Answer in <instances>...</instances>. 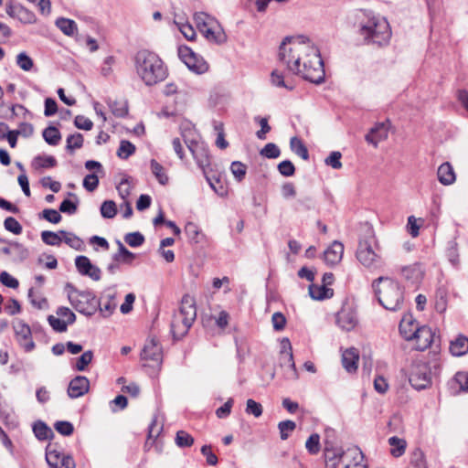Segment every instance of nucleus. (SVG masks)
I'll return each mask as SVG.
<instances>
[{"mask_svg":"<svg viewBox=\"0 0 468 468\" xmlns=\"http://www.w3.org/2000/svg\"><path fill=\"white\" fill-rule=\"evenodd\" d=\"M133 63L137 75L146 86L156 85L168 76V69L162 58L151 50H138L133 57Z\"/></svg>","mask_w":468,"mask_h":468,"instance_id":"obj_1","label":"nucleus"},{"mask_svg":"<svg viewBox=\"0 0 468 468\" xmlns=\"http://www.w3.org/2000/svg\"><path fill=\"white\" fill-rule=\"evenodd\" d=\"M358 34L365 44L378 48L388 45L392 36L388 20L372 13L365 14V18L359 23Z\"/></svg>","mask_w":468,"mask_h":468,"instance_id":"obj_2","label":"nucleus"},{"mask_svg":"<svg viewBox=\"0 0 468 468\" xmlns=\"http://www.w3.org/2000/svg\"><path fill=\"white\" fill-rule=\"evenodd\" d=\"M309 47V39L304 36L286 37L279 48V60L295 73Z\"/></svg>","mask_w":468,"mask_h":468,"instance_id":"obj_3","label":"nucleus"},{"mask_svg":"<svg viewBox=\"0 0 468 468\" xmlns=\"http://www.w3.org/2000/svg\"><path fill=\"white\" fill-rule=\"evenodd\" d=\"M378 303L387 310L397 311L404 301L403 291L399 284L389 277H378L372 282Z\"/></svg>","mask_w":468,"mask_h":468,"instance_id":"obj_4","label":"nucleus"},{"mask_svg":"<svg viewBox=\"0 0 468 468\" xmlns=\"http://www.w3.org/2000/svg\"><path fill=\"white\" fill-rule=\"evenodd\" d=\"M197 318L196 301L189 294L181 300L179 310L174 314L171 322V332L176 339L184 337Z\"/></svg>","mask_w":468,"mask_h":468,"instance_id":"obj_5","label":"nucleus"},{"mask_svg":"<svg viewBox=\"0 0 468 468\" xmlns=\"http://www.w3.org/2000/svg\"><path fill=\"white\" fill-rule=\"evenodd\" d=\"M294 74L300 75L305 80L314 84H321L324 81V61L319 49L315 46L310 45L299 65V70H296Z\"/></svg>","mask_w":468,"mask_h":468,"instance_id":"obj_6","label":"nucleus"},{"mask_svg":"<svg viewBox=\"0 0 468 468\" xmlns=\"http://www.w3.org/2000/svg\"><path fill=\"white\" fill-rule=\"evenodd\" d=\"M69 289V300L75 310L86 316H92L100 306V301L90 290L79 291L71 283H67Z\"/></svg>","mask_w":468,"mask_h":468,"instance_id":"obj_7","label":"nucleus"},{"mask_svg":"<svg viewBox=\"0 0 468 468\" xmlns=\"http://www.w3.org/2000/svg\"><path fill=\"white\" fill-rule=\"evenodd\" d=\"M375 244L374 231L372 228L367 227L365 237L359 239L356 259L368 269H377L382 264L381 257L373 249Z\"/></svg>","mask_w":468,"mask_h":468,"instance_id":"obj_8","label":"nucleus"},{"mask_svg":"<svg viewBox=\"0 0 468 468\" xmlns=\"http://www.w3.org/2000/svg\"><path fill=\"white\" fill-rule=\"evenodd\" d=\"M406 319L403 318L399 324V332L406 340H416V348L418 350H425L431 346L434 341L435 334L431 327L423 325L416 327L414 332L406 330Z\"/></svg>","mask_w":468,"mask_h":468,"instance_id":"obj_9","label":"nucleus"},{"mask_svg":"<svg viewBox=\"0 0 468 468\" xmlns=\"http://www.w3.org/2000/svg\"><path fill=\"white\" fill-rule=\"evenodd\" d=\"M431 367L429 363L421 360L413 362L409 377V381L412 388L417 390H422L431 387Z\"/></svg>","mask_w":468,"mask_h":468,"instance_id":"obj_10","label":"nucleus"},{"mask_svg":"<svg viewBox=\"0 0 468 468\" xmlns=\"http://www.w3.org/2000/svg\"><path fill=\"white\" fill-rule=\"evenodd\" d=\"M178 56L186 66L195 73L202 74L208 69V64L204 58L196 54L187 46H180L178 48Z\"/></svg>","mask_w":468,"mask_h":468,"instance_id":"obj_11","label":"nucleus"},{"mask_svg":"<svg viewBox=\"0 0 468 468\" xmlns=\"http://www.w3.org/2000/svg\"><path fill=\"white\" fill-rule=\"evenodd\" d=\"M357 316L353 305L345 302L336 314V324L344 331L349 332L357 324Z\"/></svg>","mask_w":468,"mask_h":468,"instance_id":"obj_12","label":"nucleus"},{"mask_svg":"<svg viewBox=\"0 0 468 468\" xmlns=\"http://www.w3.org/2000/svg\"><path fill=\"white\" fill-rule=\"evenodd\" d=\"M13 329L20 346L26 352H31L36 346L32 340V330L30 326L23 320L18 319L13 324Z\"/></svg>","mask_w":468,"mask_h":468,"instance_id":"obj_13","label":"nucleus"},{"mask_svg":"<svg viewBox=\"0 0 468 468\" xmlns=\"http://www.w3.org/2000/svg\"><path fill=\"white\" fill-rule=\"evenodd\" d=\"M182 136L184 138L185 144H186L188 150L191 152L197 165L201 169L205 170V168L210 165L208 149L205 147L203 144H199L195 140L187 139L185 132L182 133Z\"/></svg>","mask_w":468,"mask_h":468,"instance_id":"obj_14","label":"nucleus"},{"mask_svg":"<svg viewBox=\"0 0 468 468\" xmlns=\"http://www.w3.org/2000/svg\"><path fill=\"white\" fill-rule=\"evenodd\" d=\"M140 357L142 360L153 361L160 367L163 362V348L159 341L154 337L147 339Z\"/></svg>","mask_w":468,"mask_h":468,"instance_id":"obj_15","label":"nucleus"},{"mask_svg":"<svg viewBox=\"0 0 468 468\" xmlns=\"http://www.w3.org/2000/svg\"><path fill=\"white\" fill-rule=\"evenodd\" d=\"M5 11L10 17L16 18L23 24L36 22V16L33 12L13 0L6 2Z\"/></svg>","mask_w":468,"mask_h":468,"instance_id":"obj_16","label":"nucleus"},{"mask_svg":"<svg viewBox=\"0 0 468 468\" xmlns=\"http://www.w3.org/2000/svg\"><path fill=\"white\" fill-rule=\"evenodd\" d=\"M280 364L282 367L288 366L291 368L290 378H298V372L293 360L292 344L287 337H283L281 341Z\"/></svg>","mask_w":468,"mask_h":468,"instance_id":"obj_17","label":"nucleus"},{"mask_svg":"<svg viewBox=\"0 0 468 468\" xmlns=\"http://www.w3.org/2000/svg\"><path fill=\"white\" fill-rule=\"evenodd\" d=\"M75 266L80 274H81L82 276H88L93 281L101 280V269L93 265L87 256H77L75 259Z\"/></svg>","mask_w":468,"mask_h":468,"instance_id":"obj_18","label":"nucleus"},{"mask_svg":"<svg viewBox=\"0 0 468 468\" xmlns=\"http://www.w3.org/2000/svg\"><path fill=\"white\" fill-rule=\"evenodd\" d=\"M89 388V379L84 376H77L69 384L68 395L71 399H77L86 394Z\"/></svg>","mask_w":468,"mask_h":468,"instance_id":"obj_19","label":"nucleus"},{"mask_svg":"<svg viewBox=\"0 0 468 468\" xmlns=\"http://www.w3.org/2000/svg\"><path fill=\"white\" fill-rule=\"evenodd\" d=\"M345 452L341 448H334L332 444L325 441L324 461L325 468H336L343 458Z\"/></svg>","mask_w":468,"mask_h":468,"instance_id":"obj_20","label":"nucleus"},{"mask_svg":"<svg viewBox=\"0 0 468 468\" xmlns=\"http://www.w3.org/2000/svg\"><path fill=\"white\" fill-rule=\"evenodd\" d=\"M358 360L359 352L355 347L347 348L342 354V365L349 373H354L357 370Z\"/></svg>","mask_w":468,"mask_h":468,"instance_id":"obj_21","label":"nucleus"},{"mask_svg":"<svg viewBox=\"0 0 468 468\" xmlns=\"http://www.w3.org/2000/svg\"><path fill=\"white\" fill-rule=\"evenodd\" d=\"M388 131L385 123H378L370 129L369 133L366 135L365 139L368 144H373L375 147L381 141L388 138Z\"/></svg>","mask_w":468,"mask_h":468,"instance_id":"obj_22","label":"nucleus"},{"mask_svg":"<svg viewBox=\"0 0 468 468\" xmlns=\"http://www.w3.org/2000/svg\"><path fill=\"white\" fill-rule=\"evenodd\" d=\"M344 253V245L339 241H334L332 245L324 252V261L327 264H337Z\"/></svg>","mask_w":468,"mask_h":468,"instance_id":"obj_23","label":"nucleus"},{"mask_svg":"<svg viewBox=\"0 0 468 468\" xmlns=\"http://www.w3.org/2000/svg\"><path fill=\"white\" fill-rule=\"evenodd\" d=\"M437 176L439 182L444 186L452 185L456 179L453 167L449 162H445L439 166Z\"/></svg>","mask_w":468,"mask_h":468,"instance_id":"obj_24","label":"nucleus"},{"mask_svg":"<svg viewBox=\"0 0 468 468\" xmlns=\"http://www.w3.org/2000/svg\"><path fill=\"white\" fill-rule=\"evenodd\" d=\"M450 352L454 356H462L468 353V337L459 335L454 340L451 341Z\"/></svg>","mask_w":468,"mask_h":468,"instance_id":"obj_25","label":"nucleus"},{"mask_svg":"<svg viewBox=\"0 0 468 468\" xmlns=\"http://www.w3.org/2000/svg\"><path fill=\"white\" fill-rule=\"evenodd\" d=\"M308 291L310 297L317 301L330 299L334 295L333 289L328 288L325 285L319 286L313 283L309 286Z\"/></svg>","mask_w":468,"mask_h":468,"instance_id":"obj_26","label":"nucleus"},{"mask_svg":"<svg viewBox=\"0 0 468 468\" xmlns=\"http://www.w3.org/2000/svg\"><path fill=\"white\" fill-rule=\"evenodd\" d=\"M118 251L112 255L113 261L123 262L131 264L136 258V255L126 249V247L120 241L117 240Z\"/></svg>","mask_w":468,"mask_h":468,"instance_id":"obj_27","label":"nucleus"},{"mask_svg":"<svg viewBox=\"0 0 468 468\" xmlns=\"http://www.w3.org/2000/svg\"><path fill=\"white\" fill-rule=\"evenodd\" d=\"M33 432L39 441H47L54 436L52 430L42 420L33 424Z\"/></svg>","mask_w":468,"mask_h":468,"instance_id":"obj_28","label":"nucleus"},{"mask_svg":"<svg viewBox=\"0 0 468 468\" xmlns=\"http://www.w3.org/2000/svg\"><path fill=\"white\" fill-rule=\"evenodd\" d=\"M388 444L391 446L390 454L393 457L399 458L405 453L407 442L404 439L392 436L388 439Z\"/></svg>","mask_w":468,"mask_h":468,"instance_id":"obj_29","label":"nucleus"},{"mask_svg":"<svg viewBox=\"0 0 468 468\" xmlns=\"http://www.w3.org/2000/svg\"><path fill=\"white\" fill-rule=\"evenodd\" d=\"M0 243L12 246V248H13V254H15L16 257L20 261H25L28 257V255H29L28 250L23 244H21V243H19L17 241H12V240H8V239H4V238H0Z\"/></svg>","mask_w":468,"mask_h":468,"instance_id":"obj_30","label":"nucleus"},{"mask_svg":"<svg viewBox=\"0 0 468 468\" xmlns=\"http://www.w3.org/2000/svg\"><path fill=\"white\" fill-rule=\"evenodd\" d=\"M58 233L63 237L62 240L70 248L76 250H83V240L72 232L59 230Z\"/></svg>","mask_w":468,"mask_h":468,"instance_id":"obj_31","label":"nucleus"},{"mask_svg":"<svg viewBox=\"0 0 468 468\" xmlns=\"http://www.w3.org/2000/svg\"><path fill=\"white\" fill-rule=\"evenodd\" d=\"M56 26L66 35V36H73L77 32V24L74 20L58 17L56 20Z\"/></svg>","mask_w":468,"mask_h":468,"instance_id":"obj_32","label":"nucleus"},{"mask_svg":"<svg viewBox=\"0 0 468 468\" xmlns=\"http://www.w3.org/2000/svg\"><path fill=\"white\" fill-rule=\"evenodd\" d=\"M201 33L208 41L215 43V44H222V43L226 42V40H227V37L221 29H218V31H216L207 27L202 29Z\"/></svg>","mask_w":468,"mask_h":468,"instance_id":"obj_33","label":"nucleus"},{"mask_svg":"<svg viewBox=\"0 0 468 468\" xmlns=\"http://www.w3.org/2000/svg\"><path fill=\"white\" fill-rule=\"evenodd\" d=\"M42 136L49 145H58L61 139L60 132L57 127L52 125L44 129Z\"/></svg>","mask_w":468,"mask_h":468,"instance_id":"obj_34","label":"nucleus"},{"mask_svg":"<svg viewBox=\"0 0 468 468\" xmlns=\"http://www.w3.org/2000/svg\"><path fill=\"white\" fill-rule=\"evenodd\" d=\"M290 147L291 150L300 157H302L303 160L309 159V153L307 147L304 145V144L302 142L301 139L294 136L291 138L290 141Z\"/></svg>","mask_w":468,"mask_h":468,"instance_id":"obj_35","label":"nucleus"},{"mask_svg":"<svg viewBox=\"0 0 468 468\" xmlns=\"http://www.w3.org/2000/svg\"><path fill=\"white\" fill-rule=\"evenodd\" d=\"M32 165L35 169L50 168L57 165V160L52 155H37L32 162Z\"/></svg>","mask_w":468,"mask_h":468,"instance_id":"obj_36","label":"nucleus"},{"mask_svg":"<svg viewBox=\"0 0 468 468\" xmlns=\"http://www.w3.org/2000/svg\"><path fill=\"white\" fill-rule=\"evenodd\" d=\"M402 276L411 282H418L421 279V271L418 265H410L401 269Z\"/></svg>","mask_w":468,"mask_h":468,"instance_id":"obj_37","label":"nucleus"},{"mask_svg":"<svg viewBox=\"0 0 468 468\" xmlns=\"http://www.w3.org/2000/svg\"><path fill=\"white\" fill-rule=\"evenodd\" d=\"M108 105L115 117L122 118L128 114V106L125 101H110Z\"/></svg>","mask_w":468,"mask_h":468,"instance_id":"obj_38","label":"nucleus"},{"mask_svg":"<svg viewBox=\"0 0 468 468\" xmlns=\"http://www.w3.org/2000/svg\"><path fill=\"white\" fill-rule=\"evenodd\" d=\"M135 145L130 141L122 140L117 151V156L121 159L126 160L135 153Z\"/></svg>","mask_w":468,"mask_h":468,"instance_id":"obj_39","label":"nucleus"},{"mask_svg":"<svg viewBox=\"0 0 468 468\" xmlns=\"http://www.w3.org/2000/svg\"><path fill=\"white\" fill-rule=\"evenodd\" d=\"M151 170L154 176L156 177L158 182L161 185H166L168 182V176L165 172V169L162 165H160L156 160L152 159L150 162Z\"/></svg>","mask_w":468,"mask_h":468,"instance_id":"obj_40","label":"nucleus"},{"mask_svg":"<svg viewBox=\"0 0 468 468\" xmlns=\"http://www.w3.org/2000/svg\"><path fill=\"white\" fill-rule=\"evenodd\" d=\"M410 463L413 468H428L424 453L420 448H416L412 451Z\"/></svg>","mask_w":468,"mask_h":468,"instance_id":"obj_41","label":"nucleus"},{"mask_svg":"<svg viewBox=\"0 0 468 468\" xmlns=\"http://www.w3.org/2000/svg\"><path fill=\"white\" fill-rule=\"evenodd\" d=\"M42 241L49 246H59L62 242L60 234L50 230H44L41 233Z\"/></svg>","mask_w":468,"mask_h":468,"instance_id":"obj_42","label":"nucleus"},{"mask_svg":"<svg viewBox=\"0 0 468 468\" xmlns=\"http://www.w3.org/2000/svg\"><path fill=\"white\" fill-rule=\"evenodd\" d=\"M101 214L104 218H112L117 214V207L114 201L105 200L101 206Z\"/></svg>","mask_w":468,"mask_h":468,"instance_id":"obj_43","label":"nucleus"},{"mask_svg":"<svg viewBox=\"0 0 468 468\" xmlns=\"http://www.w3.org/2000/svg\"><path fill=\"white\" fill-rule=\"evenodd\" d=\"M83 135L80 133L70 134L67 138L66 149L69 152H73L75 149H80L83 145Z\"/></svg>","mask_w":468,"mask_h":468,"instance_id":"obj_44","label":"nucleus"},{"mask_svg":"<svg viewBox=\"0 0 468 468\" xmlns=\"http://www.w3.org/2000/svg\"><path fill=\"white\" fill-rule=\"evenodd\" d=\"M176 443L180 448L190 447L194 443V438L185 431H178L176 435Z\"/></svg>","mask_w":468,"mask_h":468,"instance_id":"obj_45","label":"nucleus"},{"mask_svg":"<svg viewBox=\"0 0 468 468\" xmlns=\"http://www.w3.org/2000/svg\"><path fill=\"white\" fill-rule=\"evenodd\" d=\"M61 453L57 450H50L47 447L46 461L50 468H59Z\"/></svg>","mask_w":468,"mask_h":468,"instance_id":"obj_46","label":"nucleus"},{"mask_svg":"<svg viewBox=\"0 0 468 468\" xmlns=\"http://www.w3.org/2000/svg\"><path fill=\"white\" fill-rule=\"evenodd\" d=\"M185 233L190 242L198 243L200 235L199 228L194 222H187L185 226Z\"/></svg>","mask_w":468,"mask_h":468,"instance_id":"obj_47","label":"nucleus"},{"mask_svg":"<svg viewBox=\"0 0 468 468\" xmlns=\"http://www.w3.org/2000/svg\"><path fill=\"white\" fill-rule=\"evenodd\" d=\"M296 423L292 420H287L279 422L278 429L280 431V437L282 441L287 440L289 437V432H292L295 430Z\"/></svg>","mask_w":468,"mask_h":468,"instance_id":"obj_48","label":"nucleus"},{"mask_svg":"<svg viewBox=\"0 0 468 468\" xmlns=\"http://www.w3.org/2000/svg\"><path fill=\"white\" fill-rule=\"evenodd\" d=\"M305 448L310 454H317L320 452V436L313 433L305 442Z\"/></svg>","mask_w":468,"mask_h":468,"instance_id":"obj_49","label":"nucleus"},{"mask_svg":"<svg viewBox=\"0 0 468 468\" xmlns=\"http://www.w3.org/2000/svg\"><path fill=\"white\" fill-rule=\"evenodd\" d=\"M260 154L269 158L275 159L281 154L280 148L273 143H268L260 152Z\"/></svg>","mask_w":468,"mask_h":468,"instance_id":"obj_50","label":"nucleus"},{"mask_svg":"<svg viewBox=\"0 0 468 468\" xmlns=\"http://www.w3.org/2000/svg\"><path fill=\"white\" fill-rule=\"evenodd\" d=\"M230 170L234 177L240 182L246 176L247 166L239 161H234L230 165Z\"/></svg>","mask_w":468,"mask_h":468,"instance_id":"obj_51","label":"nucleus"},{"mask_svg":"<svg viewBox=\"0 0 468 468\" xmlns=\"http://www.w3.org/2000/svg\"><path fill=\"white\" fill-rule=\"evenodd\" d=\"M124 240L129 246L136 248L144 244V236L138 231L130 232L124 236Z\"/></svg>","mask_w":468,"mask_h":468,"instance_id":"obj_52","label":"nucleus"},{"mask_svg":"<svg viewBox=\"0 0 468 468\" xmlns=\"http://www.w3.org/2000/svg\"><path fill=\"white\" fill-rule=\"evenodd\" d=\"M4 227L7 231L15 235H19L23 231L21 224L13 217H8L5 219Z\"/></svg>","mask_w":468,"mask_h":468,"instance_id":"obj_53","label":"nucleus"},{"mask_svg":"<svg viewBox=\"0 0 468 468\" xmlns=\"http://www.w3.org/2000/svg\"><path fill=\"white\" fill-rule=\"evenodd\" d=\"M93 358V353L91 350L85 351L82 355L77 359V363L75 368L78 371H85L88 365L91 362Z\"/></svg>","mask_w":468,"mask_h":468,"instance_id":"obj_54","label":"nucleus"},{"mask_svg":"<svg viewBox=\"0 0 468 468\" xmlns=\"http://www.w3.org/2000/svg\"><path fill=\"white\" fill-rule=\"evenodd\" d=\"M16 64L25 71H29L34 66L32 58L26 52H21L16 56Z\"/></svg>","mask_w":468,"mask_h":468,"instance_id":"obj_55","label":"nucleus"},{"mask_svg":"<svg viewBox=\"0 0 468 468\" xmlns=\"http://www.w3.org/2000/svg\"><path fill=\"white\" fill-rule=\"evenodd\" d=\"M55 430L63 436H70L74 431L73 424L67 420H58L54 424Z\"/></svg>","mask_w":468,"mask_h":468,"instance_id":"obj_56","label":"nucleus"},{"mask_svg":"<svg viewBox=\"0 0 468 468\" xmlns=\"http://www.w3.org/2000/svg\"><path fill=\"white\" fill-rule=\"evenodd\" d=\"M341 157L340 152L334 151L325 158L324 163L334 169H340L342 167Z\"/></svg>","mask_w":468,"mask_h":468,"instance_id":"obj_57","label":"nucleus"},{"mask_svg":"<svg viewBox=\"0 0 468 468\" xmlns=\"http://www.w3.org/2000/svg\"><path fill=\"white\" fill-rule=\"evenodd\" d=\"M48 321L54 331L58 333L67 331L69 324L64 320L55 317L54 315H48Z\"/></svg>","mask_w":468,"mask_h":468,"instance_id":"obj_58","label":"nucleus"},{"mask_svg":"<svg viewBox=\"0 0 468 468\" xmlns=\"http://www.w3.org/2000/svg\"><path fill=\"white\" fill-rule=\"evenodd\" d=\"M277 168L279 173L283 176H292L295 173V166L290 160L282 161Z\"/></svg>","mask_w":468,"mask_h":468,"instance_id":"obj_59","label":"nucleus"},{"mask_svg":"<svg viewBox=\"0 0 468 468\" xmlns=\"http://www.w3.org/2000/svg\"><path fill=\"white\" fill-rule=\"evenodd\" d=\"M41 217L53 224H58L62 218L60 213L53 208L44 209L41 213Z\"/></svg>","mask_w":468,"mask_h":468,"instance_id":"obj_60","label":"nucleus"},{"mask_svg":"<svg viewBox=\"0 0 468 468\" xmlns=\"http://www.w3.org/2000/svg\"><path fill=\"white\" fill-rule=\"evenodd\" d=\"M246 412L258 418L262 414V406L252 399H249L246 403Z\"/></svg>","mask_w":468,"mask_h":468,"instance_id":"obj_61","label":"nucleus"},{"mask_svg":"<svg viewBox=\"0 0 468 468\" xmlns=\"http://www.w3.org/2000/svg\"><path fill=\"white\" fill-rule=\"evenodd\" d=\"M0 282L3 285L12 289H16L19 285L18 280L5 271L0 273Z\"/></svg>","mask_w":468,"mask_h":468,"instance_id":"obj_62","label":"nucleus"},{"mask_svg":"<svg viewBox=\"0 0 468 468\" xmlns=\"http://www.w3.org/2000/svg\"><path fill=\"white\" fill-rule=\"evenodd\" d=\"M351 451L354 452L353 460L355 463L353 465L346 464L345 468H367L366 464H362L364 460V454L362 451L357 447L352 449Z\"/></svg>","mask_w":468,"mask_h":468,"instance_id":"obj_63","label":"nucleus"},{"mask_svg":"<svg viewBox=\"0 0 468 468\" xmlns=\"http://www.w3.org/2000/svg\"><path fill=\"white\" fill-rule=\"evenodd\" d=\"M99 186V177L96 174H89L83 179V186L86 190L92 192Z\"/></svg>","mask_w":468,"mask_h":468,"instance_id":"obj_64","label":"nucleus"}]
</instances>
